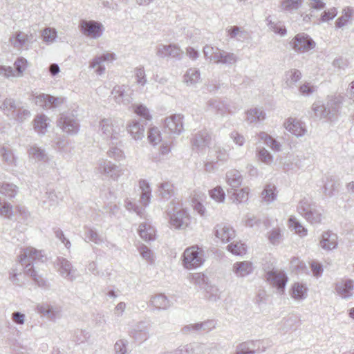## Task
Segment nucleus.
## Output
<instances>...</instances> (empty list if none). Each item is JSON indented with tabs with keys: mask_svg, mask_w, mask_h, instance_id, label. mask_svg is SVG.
<instances>
[{
	"mask_svg": "<svg viewBox=\"0 0 354 354\" xmlns=\"http://www.w3.org/2000/svg\"><path fill=\"white\" fill-rule=\"evenodd\" d=\"M28 66L27 60L24 57H18L15 63V69L11 66H4L6 70L5 73V77H20L24 75V72L27 69Z\"/></svg>",
	"mask_w": 354,
	"mask_h": 354,
	"instance_id": "obj_18",
	"label": "nucleus"
},
{
	"mask_svg": "<svg viewBox=\"0 0 354 354\" xmlns=\"http://www.w3.org/2000/svg\"><path fill=\"white\" fill-rule=\"evenodd\" d=\"M0 215L8 219L13 216L12 205L5 200H0Z\"/></svg>",
	"mask_w": 354,
	"mask_h": 354,
	"instance_id": "obj_53",
	"label": "nucleus"
},
{
	"mask_svg": "<svg viewBox=\"0 0 354 354\" xmlns=\"http://www.w3.org/2000/svg\"><path fill=\"white\" fill-rule=\"evenodd\" d=\"M212 347L205 344L193 343V354H210Z\"/></svg>",
	"mask_w": 354,
	"mask_h": 354,
	"instance_id": "obj_64",
	"label": "nucleus"
},
{
	"mask_svg": "<svg viewBox=\"0 0 354 354\" xmlns=\"http://www.w3.org/2000/svg\"><path fill=\"white\" fill-rule=\"evenodd\" d=\"M46 259V257L41 250L32 247L24 248L19 255L20 263L22 265H26L24 274L30 277L38 286L48 289L49 288L48 282L42 276L39 275L31 265L33 261L44 262Z\"/></svg>",
	"mask_w": 354,
	"mask_h": 354,
	"instance_id": "obj_1",
	"label": "nucleus"
},
{
	"mask_svg": "<svg viewBox=\"0 0 354 354\" xmlns=\"http://www.w3.org/2000/svg\"><path fill=\"white\" fill-rule=\"evenodd\" d=\"M211 139V134L206 129H203L194 134L192 140V145L198 149H203L209 145Z\"/></svg>",
	"mask_w": 354,
	"mask_h": 354,
	"instance_id": "obj_27",
	"label": "nucleus"
},
{
	"mask_svg": "<svg viewBox=\"0 0 354 354\" xmlns=\"http://www.w3.org/2000/svg\"><path fill=\"white\" fill-rule=\"evenodd\" d=\"M57 126L68 136L77 134L80 129L78 119L71 112L62 113L57 119Z\"/></svg>",
	"mask_w": 354,
	"mask_h": 354,
	"instance_id": "obj_7",
	"label": "nucleus"
},
{
	"mask_svg": "<svg viewBox=\"0 0 354 354\" xmlns=\"http://www.w3.org/2000/svg\"><path fill=\"white\" fill-rule=\"evenodd\" d=\"M158 192L162 199L167 201L174 195V186L169 182L160 183L158 186Z\"/></svg>",
	"mask_w": 354,
	"mask_h": 354,
	"instance_id": "obj_45",
	"label": "nucleus"
},
{
	"mask_svg": "<svg viewBox=\"0 0 354 354\" xmlns=\"http://www.w3.org/2000/svg\"><path fill=\"white\" fill-rule=\"evenodd\" d=\"M131 107L133 112L142 119L146 120H151L152 119L150 111L146 106L138 104H133Z\"/></svg>",
	"mask_w": 354,
	"mask_h": 354,
	"instance_id": "obj_51",
	"label": "nucleus"
},
{
	"mask_svg": "<svg viewBox=\"0 0 354 354\" xmlns=\"http://www.w3.org/2000/svg\"><path fill=\"white\" fill-rule=\"evenodd\" d=\"M267 25L269 28L281 36H284L286 34V30L283 26L279 25L277 22L272 21L270 17L266 18Z\"/></svg>",
	"mask_w": 354,
	"mask_h": 354,
	"instance_id": "obj_59",
	"label": "nucleus"
},
{
	"mask_svg": "<svg viewBox=\"0 0 354 354\" xmlns=\"http://www.w3.org/2000/svg\"><path fill=\"white\" fill-rule=\"evenodd\" d=\"M354 8L347 7L342 10V15L336 20L335 25L337 28H342L347 25L349 21L353 18Z\"/></svg>",
	"mask_w": 354,
	"mask_h": 354,
	"instance_id": "obj_46",
	"label": "nucleus"
},
{
	"mask_svg": "<svg viewBox=\"0 0 354 354\" xmlns=\"http://www.w3.org/2000/svg\"><path fill=\"white\" fill-rule=\"evenodd\" d=\"M246 120L250 123H257L266 118V113L262 109L253 108L247 111Z\"/></svg>",
	"mask_w": 354,
	"mask_h": 354,
	"instance_id": "obj_42",
	"label": "nucleus"
},
{
	"mask_svg": "<svg viewBox=\"0 0 354 354\" xmlns=\"http://www.w3.org/2000/svg\"><path fill=\"white\" fill-rule=\"evenodd\" d=\"M28 40V35L23 32H16L10 38V42L15 48H21L26 44Z\"/></svg>",
	"mask_w": 354,
	"mask_h": 354,
	"instance_id": "obj_50",
	"label": "nucleus"
},
{
	"mask_svg": "<svg viewBox=\"0 0 354 354\" xmlns=\"http://www.w3.org/2000/svg\"><path fill=\"white\" fill-rule=\"evenodd\" d=\"M301 77V72L297 69H291L285 74V84L287 87L292 88Z\"/></svg>",
	"mask_w": 354,
	"mask_h": 354,
	"instance_id": "obj_47",
	"label": "nucleus"
},
{
	"mask_svg": "<svg viewBox=\"0 0 354 354\" xmlns=\"http://www.w3.org/2000/svg\"><path fill=\"white\" fill-rule=\"evenodd\" d=\"M19 104L12 98H6L0 104V109L4 114L12 118L15 115Z\"/></svg>",
	"mask_w": 354,
	"mask_h": 354,
	"instance_id": "obj_37",
	"label": "nucleus"
},
{
	"mask_svg": "<svg viewBox=\"0 0 354 354\" xmlns=\"http://www.w3.org/2000/svg\"><path fill=\"white\" fill-rule=\"evenodd\" d=\"M227 192L233 200V202L241 203L246 202L248 200L250 189L248 187H243L240 189L234 188L233 189L227 190Z\"/></svg>",
	"mask_w": 354,
	"mask_h": 354,
	"instance_id": "obj_33",
	"label": "nucleus"
},
{
	"mask_svg": "<svg viewBox=\"0 0 354 354\" xmlns=\"http://www.w3.org/2000/svg\"><path fill=\"white\" fill-rule=\"evenodd\" d=\"M131 90L129 86L121 85L115 86L111 92L113 95L115 101L118 104H122L124 105H128L131 102Z\"/></svg>",
	"mask_w": 354,
	"mask_h": 354,
	"instance_id": "obj_19",
	"label": "nucleus"
},
{
	"mask_svg": "<svg viewBox=\"0 0 354 354\" xmlns=\"http://www.w3.org/2000/svg\"><path fill=\"white\" fill-rule=\"evenodd\" d=\"M48 109L59 108L66 102V99L63 97H54L48 95Z\"/></svg>",
	"mask_w": 354,
	"mask_h": 354,
	"instance_id": "obj_62",
	"label": "nucleus"
},
{
	"mask_svg": "<svg viewBox=\"0 0 354 354\" xmlns=\"http://www.w3.org/2000/svg\"><path fill=\"white\" fill-rule=\"evenodd\" d=\"M284 127L287 131L297 137L304 136L307 131L306 125L296 118H288L284 122Z\"/></svg>",
	"mask_w": 354,
	"mask_h": 354,
	"instance_id": "obj_21",
	"label": "nucleus"
},
{
	"mask_svg": "<svg viewBox=\"0 0 354 354\" xmlns=\"http://www.w3.org/2000/svg\"><path fill=\"white\" fill-rule=\"evenodd\" d=\"M297 210L311 224L320 223L322 220L323 209L308 198L301 199L297 207Z\"/></svg>",
	"mask_w": 354,
	"mask_h": 354,
	"instance_id": "obj_4",
	"label": "nucleus"
},
{
	"mask_svg": "<svg viewBox=\"0 0 354 354\" xmlns=\"http://www.w3.org/2000/svg\"><path fill=\"white\" fill-rule=\"evenodd\" d=\"M183 82L187 86H195L201 80L200 71L198 68H190L184 75Z\"/></svg>",
	"mask_w": 354,
	"mask_h": 354,
	"instance_id": "obj_39",
	"label": "nucleus"
},
{
	"mask_svg": "<svg viewBox=\"0 0 354 354\" xmlns=\"http://www.w3.org/2000/svg\"><path fill=\"white\" fill-rule=\"evenodd\" d=\"M19 192V187L13 183H3L0 184V194L12 199L15 198Z\"/></svg>",
	"mask_w": 354,
	"mask_h": 354,
	"instance_id": "obj_44",
	"label": "nucleus"
},
{
	"mask_svg": "<svg viewBox=\"0 0 354 354\" xmlns=\"http://www.w3.org/2000/svg\"><path fill=\"white\" fill-rule=\"evenodd\" d=\"M58 272L59 274L68 281H74L77 276V270L73 268L72 263L63 257H58L57 259Z\"/></svg>",
	"mask_w": 354,
	"mask_h": 354,
	"instance_id": "obj_16",
	"label": "nucleus"
},
{
	"mask_svg": "<svg viewBox=\"0 0 354 354\" xmlns=\"http://www.w3.org/2000/svg\"><path fill=\"white\" fill-rule=\"evenodd\" d=\"M204 261L203 251L198 245H194L185 250L183 255V265L186 269H196L201 266Z\"/></svg>",
	"mask_w": 354,
	"mask_h": 354,
	"instance_id": "obj_6",
	"label": "nucleus"
},
{
	"mask_svg": "<svg viewBox=\"0 0 354 354\" xmlns=\"http://www.w3.org/2000/svg\"><path fill=\"white\" fill-rule=\"evenodd\" d=\"M232 272L236 277L243 278L253 272V266L250 261H238L233 264Z\"/></svg>",
	"mask_w": 354,
	"mask_h": 354,
	"instance_id": "obj_24",
	"label": "nucleus"
},
{
	"mask_svg": "<svg viewBox=\"0 0 354 354\" xmlns=\"http://www.w3.org/2000/svg\"><path fill=\"white\" fill-rule=\"evenodd\" d=\"M259 140H263L264 143L274 151H280L281 150V145L272 136L266 132H260L257 135Z\"/></svg>",
	"mask_w": 354,
	"mask_h": 354,
	"instance_id": "obj_43",
	"label": "nucleus"
},
{
	"mask_svg": "<svg viewBox=\"0 0 354 354\" xmlns=\"http://www.w3.org/2000/svg\"><path fill=\"white\" fill-rule=\"evenodd\" d=\"M138 250L142 258L150 264L154 262V256L152 251L145 245L141 244L138 247Z\"/></svg>",
	"mask_w": 354,
	"mask_h": 354,
	"instance_id": "obj_54",
	"label": "nucleus"
},
{
	"mask_svg": "<svg viewBox=\"0 0 354 354\" xmlns=\"http://www.w3.org/2000/svg\"><path fill=\"white\" fill-rule=\"evenodd\" d=\"M266 279L270 286L277 290L278 293L283 294L288 278L284 271L272 270L266 274Z\"/></svg>",
	"mask_w": 354,
	"mask_h": 354,
	"instance_id": "obj_11",
	"label": "nucleus"
},
{
	"mask_svg": "<svg viewBox=\"0 0 354 354\" xmlns=\"http://www.w3.org/2000/svg\"><path fill=\"white\" fill-rule=\"evenodd\" d=\"M353 288L354 282L351 279L342 280L335 284L337 294L344 299H348L352 296Z\"/></svg>",
	"mask_w": 354,
	"mask_h": 354,
	"instance_id": "obj_25",
	"label": "nucleus"
},
{
	"mask_svg": "<svg viewBox=\"0 0 354 354\" xmlns=\"http://www.w3.org/2000/svg\"><path fill=\"white\" fill-rule=\"evenodd\" d=\"M0 156L2 160L8 165H15L16 158L12 149L4 147L0 149Z\"/></svg>",
	"mask_w": 354,
	"mask_h": 354,
	"instance_id": "obj_52",
	"label": "nucleus"
},
{
	"mask_svg": "<svg viewBox=\"0 0 354 354\" xmlns=\"http://www.w3.org/2000/svg\"><path fill=\"white\" fill-rule=\"evenodd\" d=\"M124 207L128 211L136 213L140 217H144L145 216V209L138 205L131 199L127 198L124 201Z\"/></svg>",
	"mask_w": 354,
	"mask_h": 354,
	"instance_id": "obj_55",
	"label": "nucleus"
},
{
	"mask_svg": "<svg viewBox=\"0 0 354 354\" xmlns=\"http://www.w3.org/2000/svg\"><path fill=\"white\" fill-rule=\"evenodd\" d=\"M80 28L84 35L93 39L100 38L104 31L102 23L93 20H82Z\"/></svg>",
	"mask_w": 354,
	"mask_h": 354,
	"instance_id": "obj_10",
	"label": "nucleus"
},
{
	"mask_svg": "<svg viewBox=\"0 0 354 354\" xmlns=\"http://www.w3.org/2000/svg\"><path fill=\"white\" fill-rule=\"evenodd\" d=\"M28 153L30 158L36 161L46 162L48 160L46 151L36 144L28 146Z\"/></svg>",
	"mask_w": 354,
	"mask_h": 354,
	"instance_id": "obj_30",
	"label": "nucleus"
},
{
	"mask_svg": "<svg viewBox=\"0 0 354 354\" xmlns=\"http://www.w3.org/2000/svg\"><path fill=\"white\" fill-rule=\"evenodd\" d=\"M97 131L105 140L118 141L122 132V125L112 118H102L98 122Z\"/></svg>",
	"mask_w": 354,
	"mask_h": 354,
	"instance_id": "obj_5",
	"label": "nucleus"
},
{
	"mask_svg": "<svg viewBox=\"0 0 354 354\" xmlns=\"http://www.w3.org/2000/svg\"><path fill=\"white\" fill-rule=\"evenodd\" d=\"M189 280L195 285L199 287H203L207 283V277L204 274L200 272L194 273L190 275Z\"/></svg>",
	"mask_w": 354,
	"mask_h": 354,
	"instance_id": "obj_63",
	"label": "nucleus"
},
{
	"mask_svg": "<svg viewBox=\"0 0 354 354\" xmlns=\"http://www.w3.org/2000/svg\"><path fill=\"white\" fill-rule=\"evenodd\" d=\"M156 54L160 58L171 57L180 59L183 55V51L180 48L174 44L165 45L158 44L156 48Z\"/></svg>",
	"mask_w": 354,
	"mask_h": 354,
	"instance_id": "obj_14",
	"label": "nucleus"
},
{
	"mask_svg": "<svg viewBox=\"0 0 354 354\" xmlns=\"http://www.w3.org/2000/svg\"><path fill=\"white\" fill-rule=\"evenodd\" d=\"M50 120L44 114H39L32 120L34 131L39 136H44L48 131Z\"/></svg>",
	"mask_w": 354,
	"mask_h": 354,
	"instance_id": "obj_23",
	"label": "nucleus"
},
{
	"mask_svg": "<svg viewBox=\"0 0 354 354\" xmlns=\"http://www.w3.org/2000/svg\"><path fill=\"white\" fill-rule=\"evenodd\" d=\"M147 138L149 142L156 145L162 140L161 133L158 127H151L149 129Z\"/></svg>",
	"mask_w": 354,
	"mask_h": 354,
	"instance_id": "obj_56",
	"label": "nucleus"
},
{
	"mask_svg": "<svg viewBox=\"0 0 354 354\" xmlns=\"http://www.w3.org/2000/svg\"><path fill=\"white\" fill-rule=\"evenodd\" d=\"M261 201L266 204L274 202L277 197L276 186L273 184H268L261 192Z\"/></svg>",
	"mask_w": 354,
	"mask_h": 354,
	"instance_id": "obj_34",
	"label": "nucleus"
},
{
	"mask_svg": "<svg viewBox=\"0 0 354 354\" xmlns=\"http://www.w3.org/2000/svg\"><path fill=\"white\" fill-rule=\"evenodd\" d=\"M344 100V97L340 94L328 95L326 104L319 101L315 102L312 105V110L317 118L332 121L338 115Z\"/></svg>",
	"mask_w": 354,
	"mask_h": 354,
	"instance_id": "obj_2",
	"label": "nucleus"
},
{
	"mask_svg": "<svg viewBox=\"0 0 354 354\" xmlns=\"http://www.w3.org/2000/svg\"><path fill=\"white\" fill-rule=\"evenodd\" d=\"M319 246L326 251L335 249L338 245V236L337 234L328 230L323 232L319 238Z\"/></svg>",
	"mask_w": 354,
	"mask_h": 354,
	"instance_id": "obj_20",
	"label": "nucleus"
},
{
	"mask_svg": "<svg viewBox=\"0 0 354 354\" xmlns=\"http://www.w3.org/2000/svg\"><path fill=\"white\" fill-rule=\"evenodd\" d=\"M139 186L142 191L140 203L143 207L149 205L151 198V189L149 183L146 180H140L139 181Z\"/></svg>",
	"mask_w": 354,
	"mask_h": 354,
	"instance_id": "obj_31",
	"label": "nucleus"
},
{
	"mask_svg": "<svg viewBox=\"0 0 354 354\" xmlns=\"http://www.w3.org/2000/svg\"><path fill=\"white\" fill-rule=\"evenodd\" d=\"M138 232L140 236L146 241L155 239L156 230L149 223L144 222L140 223Z\"/></svg>",
	"mask_w": 354,
	"mask_h": 354,
	"instance_id": "obj_32",
	"label": "nucleus"
},
{
	"mask_svg": "<svg viewBox=\"0 0 354 354\" xmlns=\"http://www.w3.org/2000/svg\"><path fill=\"white\" fill-rule=\"evenodd\" d=\"M227 250L235 255H243L246 252V248L244 243L234 241L227 245Z\"/></svg>",
	"mask_w": 354,
	"mask_h": 354,
	"instance_id": "obj_57",
	"label": "nucleus"
},
{
	"mask_svg": "<svg viewBox=\"0 0 354 354\" xmlns=\"http://www.w3.org/2000/svg\"><path fill=\"white\" fill-rule=\"evenodd\" d=\"M216 322L214 319H207L203 322H198L190 324L185 326L182 328V332L184 334H189L192 333H208L216 326Z\"/></svg>",
	"mask_w": 354,
	"mask_h": 354,
	"instance_id": "obj_15",
	"label": "nucleus"
},
{
	"mask_svg": "<svg viewBox=\"0 0 354 354\" xmlns=\"http://www.w3.org/2000/svg\"><path fill=\"white\" fill-rule=\"evenodd\" d=\"M175 204V201H171L166 209L167 214L169 217V224L177 230L185 229L190 224L191 217L186 209L178 204L176 206Z\"/></svg>",
	"mask_w": 354,
	"mask_h": 354,
	"instance_id": "obj_3",
	"label": "nucleus"
},
{
	"mask_svg": "<svg viewBox=\"0 0 354 354\" xmlns=\"http://www.w3.org/2000/svg\"><path fill=\"white\" fill-rule=\"evenodd\" d=\"M57 202V196L54 191L46 192L43 201L46 208H50L54 206Z\"/></svg>",
	"mask_w": 354,
	"mask_h": 354,
	"instance_id": "obj_61",
	"label": "nucleus"
},
{
	"mask_svg": "<svg viewBox=\"0 0 354 354\" xmlns=\"http://www.w3.org/2000/svg\"><path fill=\"white\" fill-rule=\"evenodd\" d=\"M150 304L158 310H167L171 306V301L163 294H158L151 297Z\"/></svg>",
	"mask_w": 354,
	"mask_h": 354,
	"instance_id": "obj_35",
	"label": "nucleus"
},
{
	"mask_svg": "<svg viewBox=\"0 0 354 354\" xmlns=\"http://www.w3.org/2000/svg\"><path fill=\"white\" fill-rule=\"evenodd\" d=\"M227 36L232 39L241 41L247 39L248 37V32L241 27L230 26L227 28Z\"/></svg>",
	"mask_w": 354,
	"mask_h": 354,
	"instance_id": "obj_40",
	"label": "nucleus"
},
{
	"mask_svg": "<svg viewBox=\"0 0 354 354\" xmlns=\"http://www.w3.org/2000/svg\"><path fill=\"white\" fill-rule=\"evenodd\" d=\"M208 157L212 158L213 161L224 163L229 159V153L227 149L219 145H215L209 149Z\"/></svg>",
	"mask_w": 354,
	"mask_h": 354,
	"instance_id": "obj_28",
	"label": "nucleus"
},
{
	"mask_svg": "<svg viewBox=\"0 0 354 354\" xmlns=\"http://www.w3.org/2000/svg\"><path fill=\"white\" fill-rule=\"evenodd\" d=\"M304 0H282L281 8L285 12L293 13L302 6Z\"/></svg>",
	"mask_w": 354,
	"mask_h": 354,
	"instance_id": "obj_48",
	"label": "nucleus"
},
{
	"mask_svg": "<svg viewBox=\"0 0 354 354\" xmlns=\"http://www.w3.org/2000/svg\"><path fill=\"white\" fill-rule=\"evenodd\" d=\"M207 109L220 115H224L227 111L226 104L217 100H209L207 103Z\"/></svg>",
	"mask_w": 354,
	"mask_h": 354,
	"instance_id": "obj_41",
	"label": "nucleus"
},
{
	"mask_svg": "<svg viewBox=\"0 0 354 354\" xmlns=\"http://www.w3.org/2000/svg\"><path fill=\"white\" fill-rule=\"evenodd\" d=\"M281 230L280 228H274L268 233V239L272 245L279 244L282 239Z\"/></svg>",
	"mask_w": 354,
	"mask_h": 354,
	"instance_id": "obj_60",
	"label": "nucleus"
},
{
	"mask_svg": "<svg viewBox=\"0 0 354 354\" xmlns=\"http://www.w3.org/2000/svg\"><path fill=\"white\" fill-rule=\"evenodd\" d=\"M37 310L42 316L51 320L55 319L60 316V308L48 304L38 305Z\"/></svg>",
	"mask_w": 354,
	"mask_h": 354,
	"instance_id": "obj_29",
	"label": "nucleus"
},
{
	"mask_svg": "<svg viewBox=\"0 0 354 354\" xmlns=\"http://www.w3.org/2000/svg\"><path fill=\"white\" fill-rule=\"evenodd\" d=\"M150 325L145 321L138 322L131 325L128 333L136 342L142 343L149 337Z\"/></svg>",
	"mask_w": 354,
	"mask_h": 354,
	"instance_id": "obj_12",
	"label": "nucleus"
},
{
	"mask_svg": "<svg viewBox=\"0 0 354 354\" xmlns=\"http://www.w3.org/2000/svg\"><path fill=\"white\" fill-rule=\"evenodd\" d=\"M30 112L28 109L21 106L20 104L18 106L15 115L12 118L19 122H23L30 117Z\"/></svg>",
	"mask_w": 354,
	"mask_h": 354,
	"instance_id": "obj_58",
	"label": "nucleus"
},
{
	"mask_svg": "<svg viewBox=\"0 0 354 354\" xmlns=\"http://www.w3.org/2000/svg\"><path fill=\"white\" fill-rule=\"evenodd\" d=\"M289 227L294 230L295 233L299 235L301 237L306 236L307 235V229L305 228L297 219L291 216L288 219Z\"/></svg>",
	"mask_w": 354,
	"mask_h": 354,
	"instance_id": "obj_49",
	"label": "nucleus"
},
{
	"mask_svg": "<svg viewBox=\"0 0 354 354\" xmlns=\"http://www.w3.org/2000/svg\"><path fill=\"white\" fill-rule=\"evenodd\" d=\"M314 40L306 33H299L290 41V46L297 53L308 52L315 47Z\"/></svg>",
	"mask_w": 354,
	"mask_h": 354,
	"instance_id": "obj_9",
	"label": "nucleus"
},
{
	"mask_svg": "<svg viewBox=\"0 0 354 354\" xmlns=\"http://www.w3.org/2000/svg\"><path fill=\"white\" fill-rule=\"evenodd\" d=\"M184 116L181 114H174L165 120V127L174 134L180 135L183 131Z\"/></svg>",
	"mask_w": 354,
	"mask_h": 354,
	"instance_id": "obj_17",
	"label": "nucleus"
},
{
	"mask_svg": "<svg viewBox=\"0 0 354 354\" xmlns=\"http://www.w3.org/2000/svg\"><path fill=\"white\" fill-rule=\"evenodd\" d=\"M98 174L110 178L117 181L124 174V168L121 165H116L111 161L107 160H100L95 168Z\"/></svg>",
	"mask_w": 354,
	"mask_h": 354,
	"instance_id": "obj_8",
	"label": "nucleus"
},
{
	"mask_svg": "<svg viewBox=\"0 0 354 354\" xmlns=\"http://www.w3.org/2000/svg\"><path fill=\"white\" fill-rule=\"evenodd\" d=\"M127 131L135 140H140L144 138L145 127L136 120H131L127 123Z\"/></svg>",
	"mask_w": 354,
	"mask_h": 354,
	"instance_id": "obj_26",
	"label": "nucleus"
},
{
	"mask_svg": "<svg viewBox=\"0 0 354 354\" xmlns=\"http://www.w3.org/2000/svg\"><path fill=\"white\" fill-rule=\"evenodd\" d=\"M243 177L236 169H232L226 173V183L231 187L230 189L238 188L242 183Z\"/></svg>",
	"mask_w": 354,
	"mask_h": 354,
	"instance_id": "obj_36",
	"label": "nucleus"
},
{
	"mask_svg": "<svg viewBox=\"0 0 354 354\" xmlns=\"http://www.w3.org/2000/svg\"><path fill=\"white\" fill-rule=\"evenodd\" d=\"M116 59L114 53H105L94 57L89 62V68L94 69L97 75H102L105 73L106 68L104 62H112Z\"/></svg>",
	"mask_w": 354,
	"mask_h": 354,
	"instance_id": "obj_13",
	"label": "nucleus"
},
{
	"mask_svg": "<svg viewBox=\"0 0 354 354\" xmlns=\"http://www.w3.org/2000/svg\"><path fill=\"white\" fill-rule=\"evenodd\" d=\"M308 288L302 283L296 282L292 286L291 297L295 300H303L307 297Z\"/></svg>",
	"mask_w": 354,
	"mask_h": 354,
	"instance_id": "obj_38",
	"label": "nucleus"
},
{
	"mask_svg": "<svg viewBox=\"0 0 354 354\" xmlns=\"http://www.w3.org/2000/svg\"><path fill=\"white\" fill-rule=\"evenodd\" d=\"M215 236L223 242H229L235 237V231L227 223H220L214 227Z\"/></svg>",
	"mask_w": 354,
	"mask_h": 354,
	"instance_id": "obj_22",
	"label": "nucleus"
}]
</instances>
